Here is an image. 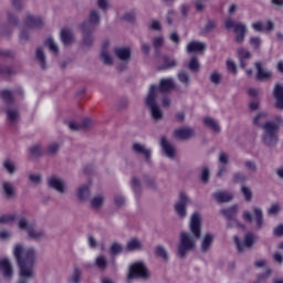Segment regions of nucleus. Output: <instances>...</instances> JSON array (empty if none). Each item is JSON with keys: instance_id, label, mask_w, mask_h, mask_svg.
Masks as SVG:
<instances>
[{"instance_id": "obj_1", "label": "nucleus", "mask_w": 283, "mask_h": 283, "mask_svg": "<svg viewBox=\"0 0 283 283\" xmlns=\"http://www.w3.org/2000/svg\"><path fill=\"white\" fill-rule=\"evenodd\" d=\"M13 255L20 271L18 283H29L30 280H34V266L39 260V252L32 247L25 248L23 244L17 243L13 247Z\"/></svg>"}, {"instance_id": "obj_2", "label": "nucleus", "mask_w": 283, "mask_h": 283, "mask_svg": "<svg viewBox=\"0 0 283 283\" xmlns=\"http://www.w3.org/2000/svg\"><path fill=\"white\" fill-rule=\"evenodd\" d=\"M202 224V217L200 213L195 212L190 218V231L181 232L179 234V243H178V255L181 258H187L188 253L196 250V240L200 238V229Z\"/></svg>"}, {"instance_id": "obj_3", "label": "nucleus", "mask_w": 283, "mask_h": 283, "mask_svg": "<svg viewBox=\"0 0 283 283\" xmlns=\"http://www.w3.org/2000/svg\"><path fill=\"white\" fill-rule=\"evenodd\" d=\"M174 87H176V84L174 83V78L171 77L161 78L159 87L157 85H150L148 95L146 97V105L147 107H149L154 120H163V111L160 109V106H158V104L156 103L158 94H160V92L163 94L171 92Z\"/></svg>"}, {"instance_id": "obj_4", "label": "nucleus", "mask_w": 283, "mask_h": 283, "mask_svg": "<svg viewBox=\"0 0 283 283\" xmlns=\"http://www.w3.org/2000/svg\"><path fill=\"white\" fill-rule=\"evenodd\" d=\"M283 125L282 116L275 117V122H266L263 124V136L262 140L268 147H275L277 145V132Z\"/></svg>"}, {"instance_id": "obj_5", "label": "nucleus", "mask_w": 283, "mask_h": 283, "mask_svg": "<svg viewBox=\"0 0 283 283\" xmlns=\"http://www.w3.org/2000/svg\"><path fill=\"white\" fill-rule=\"evenodd\" d=\"M242 219L244 222H253L254 220L258 230L264 228V211L258 206L252 207V213L249 210H244Z\"/></svg>"}, {"instance_id": "obj_6", "label": "nucleus", "mask_w": 283, "mask_h": 283, "mask_svg": "<svg viewBox=\"0 0 283 283\" xmlns=\"http://www.w3.org/2000/svg\"><path fill=\"white\" fill-rule=\"evenodd\" d=\"M149 270L143 262H135L129 266L127 280H149Z\"/></svg>"}, {"instance_id": "obj_7", "label": "nucleus", "mask_w": 283, "mask_h": 283, "mask_svg": "<svg viewBox=\"0 0 283 283\" xmlns=\"http://www.w3.org/2000/svg\"><path fill=\"white\" fill-rule=\"evenodd\" d=\"M224 28L227 30L233 29V32L237 34L235 35L237 43H242L244 41V38L247 36V24L228 19L224 22Z\"/></svg>"}, {"instance_id": "obj_8", "label": "nucleus", "mask_w": 283, "mask_h": 283, "mask_svg": "<svg viewBox=\"0 0 283 283\" xmlns=\"http://www.w3.org/2000/svg\"><path fill=\"white\" fill-rule=\"evenodd\" d=\"M221 213L222 216H224V218H227V220H229V227H240L241 229H244V224L240 223L239 220L235 219V217L238 216V205H234L227 209H222Z\"/></svg>"}, {"instance_id": "obj_9", "label": "nucleus", "mask_w": 283, "mask_h": 283, "mask_svg": "<svg viewBox=\"0 0 283 283\" xmlns=\"http://www.w3.org/2000/svg\"><path fill=\"white\" fill-rule=\"evenodd\" d=\"M191 205V199L185 192H180L179 200L175 205V211L179 218H187V207Z\"/></svg>"}, {"instance_id": "obj_10", "label": "nucleus", "mask_w": 283, "mask_h": 283, "mask_svg": "<svg viewBox=\"0 0 283 283\" xmlns=\"http://www.w3.org/2000/svg\"><path fill=\"white\" fill-rule=\"evenodd\" d=\"M255 240H256L255 234L251 232L245 234L244 242H240V239H238V237H234L237 249L240 252L245 251L247 249H251V247L255 244Z\"/></svg>"}, {"instance_id": "obj_11", "label": "nucleus", "mask_w": 283, "mask_h": 283, "mask_svg": "<svg viewBox=\"0 0 283 283\" xmlns=\"http://www.w3.org/2000/svg\"><path fill=\"white\" fill-rule=\"evenodd\" d=\"M49 187H51V189H54L55 191H57V193H66L67 192V185L65 184V180H63V178L61 177H50L49 178Z\"/></svg>"}, {"instance_id": "obj_12", "label": "nucleus", "mask_w": 283, "mask_h": 283, "mask_svg": "<svg viewBox=\"0 0 283 283\" xmlns=\"http://www.w3.org/2000/svg\"><path fill=\"white\" fill-rule=\"evenodd\" d=\"M98 23H101V15L94 10L91 11L88 22L82 24V32H87L88 30L94 32L95 25H98Z\"/></svg>"}, {"instance_id": "obj_13", "label": "nucleus", "mask_w": 283, "mask_h": 283, "mask_svg": "<svg viewBox=\"0 0 283 283\" xmlns=\"http://www.w3.org/2000/svg\"><path fill=\"white\" fill-rule=\"evenodd\" d=\"M174 136L178 140H189L190 138H193V136H196V132L191 127H181L175 129Z\"/></svg>"}, {"instance_id": "obj_14", "label": "nucleus", "mask_w": 283, "mask_h": 283, "mask_svg": "<svg viewBox=\"0 0 283 283\" xmlns=\"http://www.w3.org/2000/svg\"><path fill=\"white\" fill-rule=\"evenodd\" d=\"M0 271L6 280H12L14 271L12 270V263L9 259H0Z\"/></svg>"}, {"instance_id": "obj_15", "label": "nucleus", "mask_w": 283, "mask_h": 283, "mask_svg": "<svg viewBox=\"0 0 283 283\" xmlns=\"http://www.w3.org/2000/svg\"><path fill=\"white\" fill-rule=\"evenodd\" d=\"M160 146L163 148L164 154L167 158L174 159L176 158V146L171 144L167 138L163 137L160 142Z\"/></svg>"}, {"instance_id": "obj_16", "label": "nucleus", "mask_w": 283, "mask_h": 283, "mask_svg": "<svg viewBox=\"0 0 283 283\" xmlns=\"http://www.w3.org/2000/svg\"><path fill=\"white\" fill-rule=\"evenodd\" d=\"M28 237L30 240H34V242H41V240H45V238H48V233L45 230L38 228L35 223L31 231L28 233Z\"/></svg>"}, {"instance_id": "obj_17", "label": "nucleus", "mask_w": 283, "mask_h": 283, "mask_svg": "<svg viewBox=\"0 0 283 283\" xmlns=\"http://www.w3.org/2000/svg\"><path fill=\"white\" fill-rule=\"evenodd\" d=\"M2 193H4V198L7 200H12L17 198V189L14 185L10 181H2Z\"/></svg>"}, {"instance_id": "obj_18", "label": "nucleus", "mask_w": 283, "mask_h": 283, "mask_svg": "<svg viewBox=\"0 0 283 283\" xmlns=\"http://www.w3.org/2000/svg\"><path fill=\"white\" fill-rule=\"evenodd\" d=\"M76 197L81 202H87L90 198H92V190L90 189V185H82L77 188Z\"/></svg>"}, {"instance_id": "obj_19", "label": "nucleus", "mask_w": 283, "mask_h": 283, "mask_svg": "<svg viewBox=\"0 0 283 283\" xmlns=\"http://www.w3.org/2000/svg\"><path fill=\"white\" fill-rule=\"evenodd\" d=\"M255 67L258 72L256 78H259V81H269V78L273 76V73H271V71L264 67V65L261 62H256Z\"/></svg>"}, {"instance_id": "obj_20", "label": "nucleus", "mask_w": 283, "mask_h": 283, "mask_svg": "<svg viewBox=\"0 0 283 283\" xmlns=\"http://www.w3.org/2000/svg\"><path fill=\"white\" fill-rule=\"evenodd\" d=\"M115 56L124 63H129V60L132 59V50H129V48H116Z\"/></svg>"}, {"instance_id": "obj_21", "label": "nucleus", "mask_w": 283, "mask_h": 283, "mask_svg": "<svg viewBox=\"0 0 283 283\" xmlns=\"http://www.w3.org/2000/svg\"><path fill=\"white\" fill-rule=\"evenodd\" d=\"M18 229L20 231H24V233H27V235L30 233V231H32V228L34 227V222H31L30 220H28L25 217H21L18 218Z\"/></svg>"}, {"instance_id": "obj_22", "label": "nucleus", "mask_w": 283, "mask_h": 283, "mask_svg": "<svg viewBox=\"0 0 283 283\" xmlns=\"http://www.w3.org/2000/svg\"><path fill=\"white\" fill-rule=\"evenodd\" d=\"M252 28L254 32H271L275 28V24H273V21L269 20L266 27H264L263 22L258 21L252 23Z\"/></svg>"}, {"instance_id": "obj_23", "label": "nucleus", "mask_w": 283, "mask_h": 283, "mask_svg": "<svg viewBox=\"0 0 283 283\" xmlns=\"http://www.w3.org/2000/svg\"><path fill=\"white\" fill-rule=\"evenodd\" d=\"M91 209L94 211H99V209H103V206L105 205V196L103 195H95L90 200Z\"/></svg>"}, {"instance_id": "obj_24", "label": "nucleus", "mask_w": 283, "mask_h": 283, "mask_svg": "<svg viewBox=\"0 0 283 283\" xmlns=\"http://www.w3.org/2000/svg\"><path fill=\"white\" fill-rule=\"evenodd\" d=\"M205 50H207V44H205V42L192 41L187 45V52L189 54L205 52Z\"/></svg>"}, {"instance_id": "obj_25", "label": "nucleus", "mask_w": 283, "mask_h": 283, "mask_svg": "<svg viewBox=\"0 0 283 283\" xmlns=\"http://www.w3.org/2000/svg\"><path fill=\"white\" fill-rule=\"evenodd\" d=\"M6 114H7L8 122L11 125H14V123H19L21 118V116L19 115V111L13 106H9L6 111Z\"/></svg>"}, {"instance_id": "obj_26", "label": "nucleus", "mask_w": 283, "mask_h": 283, "mask_svg": "<svg viewBox=\"0 0 283 283\" xmlns=\"http://www.w3.org/2000/svg\"><path fill=\"white\" fill-rule=\"evenodd\" d=\"M133 150L135 154H142V156H145L146 160H149L151 158V150L148 149L145 145L135 143L133 144Z\"/></svg>"}, {"instance_id": "obj_27", "label": "nucleus", "mask_w": 283, "mask_h": 283, "mask_svg": "<svg viewBox=\"0 0 283 283\" xmlns=\"http://www.w3.org/2000/svg\"><path fill=\"white\" fill-rule=\"evenodd\" d=\"M126 251H129V252L143 251V241L137 238H133L128 240L126 244Z\"/></svg>"}, {"instance_id": "obj_28", "label": "nucleus", "mask_w": 283, "mask_h": 283, "mask_svg": "<svg viewBox=\"0 0 283 283\" xmlns=\"http://www.w3.org/2000/svg\"><path fill=\"white\" fill-rule=\"evenodd\" d=\"M25 24L28 28H43V25H45V21L34 15H28L25 19Z\"/></svg>"}, {"instance_id": "obj_29", "label": "nucleus", "mask_w": 283, "mask_h": 283, "mask_svg": "<svg viewBox=\"0 0 283 283\" xmlns=\"http://www.w3.org/2000/svg\"><path fill=\"white\" fill-rule=\"evenodd\" d=\"M213 199L217 201V202H231V200H233V195H231L230 192H227V191H218V192H214L212 195Z\"/></svg>"}, {"instance_id": "obj_30", "label": "nucleus", "mask_w": 283, "mask_h": 283, "mask_svg": "<svg viewBox=\"0 0 283 283\" xmlns=\"http://www.w3.org/2000/svg\"><path fill=\"white\" fill-rule=\"evenodd\" d=\"M61 41L64 45H72L74 42V33L70 29H62Z\"/></svg>"}, {"instance_id": "obj_31", "label": "nucleus", "mask_w": 283, "mask_h": 283, "mask_svg": "<svg viewBox=\"0 0 283 283\" xmlns=\"http://www.w3.org/2000/svg\"><path fill=\"white\" fill-rule=\"evenodd\" d=\"M274 98H276L275 107L283 109V85L277 84L274 88Z\"/></svg>"}, {"instance_id": "obj_32", "label": "nucleus", "mask_w": 283, "mask_h": 283, "mask_svg": "<svg viewBox=\"0 0 283 283\" xmlns=\"http://www.w3.org/2000/svg\"><path fill=\"white\" fill-rule=\"evenodd\" d=\"M203 125H206V127H209V129H212L214 134H220L221 132L220 124L212 117H205Z\"/></svg>"}, {"instance_id": "obj_33", "label": "nucleus", "mask_w": 283, "mask_h": 283, "mask_svg": "<svg viewBox=\"0 0 283 283\" xmlns=\"http://www.w3.org/2000/svg\"><path fill=\"white\" fill-rule=\"evenodd\" d=\"M211 244H213V235L208 233L203 237L201 241V251L202 253H207L211 249Z\"/></svg>"}, {"instance_id": "obj_34", "label": "nucleus", "mask_w": 283, "mask_h": 283, "mask_svg": "<svg viewBox=\"0 0 283 283\" xmlns=\"http://www.w3.org/2000/svg\"><path fill=\"white\" fill-rule=\"evenodd\" d=\"M35 59L38 63L41 65L42 70H45L48 67L45 63V51H43V49L41 48L36 49Z\"/></svg>"}, {"instance_id": "obj_35", "label": "nucleus", "mask_w": 283, "mask_h": 283, "mask_svg": "<svg viewBox=\"0 0 283 283\" xmlns=\"http://www.w3.org/2000/svg\"><path fill=\"white\" fill-rule=\"evenodd\" d=\"M238 56L241 61V67H247V63H244L247 60L251 59V52H249L247 49H239L238 50Z\"/></svg>"}, {"instance_id": "obj_36", "label": "nucleus", "mask_w": 283, "mask_h": 283, "mask_svg": "<svg viewBox=\"0 0 283 283\" xmlns=\"http://www.w3.org/2000/svg\"><path fill=\"white\" fill-rule=\"evenodd\" d=\"M177 76L178 81H180L185 87H189V85H191V77L189 76V73L180 71Z\"/></svg>"}, {"instance_id": "obj_37", "label": "nucleus", "mask_w": 283, "mask_h": 283, "mask_svg": "<svg viewBox=\"0 0 283 283\" xmlns=\"http://www.w3.org/2000/svg\"><path fill=\"white\" fill-rule=\"evenodd\" d=\"M2 165L8 174H17V164H14V161L7 159Z\"/></svg>"}, {"instance_id": "obj_38", "label": "nucleus", "mask_w": 283, "mask_h": 283, "mask_svg": "<svg viewBox=\"0 0 283 283\" xmlns=\"http://www.w3.org/2000/svg\"><path fill=\"white\" fill-rule=\"evenodd\" d=\"M18 220H19V217L17 214H7L0 218V223L12 224V222H18Z\"/></svg>"}, {"instance_id": "obj_39", "label": "nucleus", "mask_w": 283, "mask_h": 283, "mask_svg": "<svg viewBox=\"0 0 283 283\" xmlns=\"http://www.w3.org/2000/svg\"><path fill=\"white\" fill-rule=\"evenodd\" d=\"M45 45H46V48H49L50 52H53V54H59V45L56 44L54 39L49 38L45 41Z\"/></svg>"}, {"instance_id": "obj_40", "label": "nucleus", "mask_w": 283, "mask_h": 283, "mask_svg": "<svg viewBox=\"0 0 283 283\" xmlns=\"http://www.w3.org/2000/svg\"><path fill=\"white\" fill-rule=\"evenodd\" d=\"M188 69L191 72H200V61H198V57H191L188 63Z\"/></svg>"}, {"instance_id": "obj_41", "label": "nucleus", "mask_w": 283, "mask_h": 283, "mask_svg": "<svg viewBox=\"0 0 283 283\" xmlns=\"http://www.w3.org/2000/svg\"><path fill=\"white\" fill-rule=\"evenodd\" d=\"M241 193L244 196L245 202H251V200H253V192L248 186L241 187Z\"/></svg>"}, {"instance_id": "obj_42", "label": "nucleus", "mask_w": 283, "mask_h": 283, "mask_svg": "<svg viewBox=\"0 0 283 283\" xmlns=\"http://www.w3.org/2000/svg\"><path fill=\"white\" fill-rule=\"evenodd\" d=\"M96 266L101 269V271H105L107 269V258L104 255H99L95 260Z\"/></svg>"}, {"instance_id": "obj_43", "label": "nucleus", "mask_w": 283, "mask_h": 283, "mask_svg": "<svg viewBox=\"0 0 283 283\" xmlns=\"http://www.w3.org/2000/svg\"><path fill=\"white\" fill-rule=\"evenodd\" d=\"M156 255H158L159 258H161V260H169V253L167 252V249H165V247L163 245H158L156 248Z\"/></svg>"}, {"instance_id": "obj_44", "label": "nucleus", "mask_w": 283, "mask_h": 283, "mask_svg": "<svg viewBox=\"0 0 283 283\" xmlns=\"http://www.w3.org/2000/svg\"><path fill=\"white\" fill-rule=\"evenodd\" d=\"M164 63L165 65L161 67V70H170V67H176V65H178L176 60L167 56L164 57Z\"/></svg>"}, {"instance_id": "obj_45", "label": "nucleus", "mask_w": 283, "mask_h": 283, "mask_svg": "<svg viewBox=\"0 0 283 283\" xmlns=\"http://www.w3.org/2000/svg\"><path fill=\"white\" fill-rule=\"evenodd\" d=\"M123 253V245L118 242H115L111 245V254L112 255H120Z\"/></svg>"}, {"instance_id": "obj_46", "label": "nucleus", "mask_w": 283, "mask_h": 283, "mask_svg": "<svg viewBox=\"0 0 283 283\" xmlns=\"http://www.w3.org/2000/svg\"><path fill=\"white\" fill-rule=\"evenodd\" d=\"M92 32L90 29L87 30V32L83 31V42L85 45H92V43H94V38L92 36Z\"/></svg>"}, {"instance_id": "obj_47", "label": "nucleus", "mask_w": 283, "mask_h": 283, "mask_svg": "<svg viewBox=\"0 0 283 283\" xmlns=\"http://www.w3.org/2000/svg\"><path fill=\"white\" fill-rule=\"evenodd\" d=\"M268 116H269V114H266V113H260L253 119L254 125H258V126L264 125V122L266 120Z\"/></svg>"}, {"instance_id": "obj_48", "label": "nucleus", "mask_w": 283, "mask_h": 283, "mask_svg": "<svg viewBox=\"0 0 283 283\" xmlns=\"http://www.w3.org/2000/svg\"><path fill=\"white\" fill-rule=\"evenodd\" d=\"M0 98L4 103H10L12 101V92L8 90L0 91Z\"/></svg>"}, {"instance_id": "obj_49", "label": "nucleus", "mask_w": 283, "mask_h": 283, "mask_svg": "<svg viewBox=\"0 0 283 283\" xmlns=\"http://www.w3.org/2000/svg\"><path fill=\"white\" fill-rule=\"evenodd\" d=\"M82 275H83V272L81 270H78V268H75L73 271V274L71 276V281L73 283H81Z\"/></svg>"}, {"instance_id": "obj_50", "label": "nucleus", "mask_w": 283, "mask_h": 283, "mask_svg": "<svg viewBox=\"0 0 283 283\" xmlns=\"http://www.w3.org/2000/svg\"><path fill=\"white\" fill-rule=\"evenodd\" d=\"M101 60L103 61V63H105V65H112V63H114V61L112 60V55L107 51L102 52Z\"/></svg>"}, {"instance_id": "obj_51", "label": "nucleus", "mask_w": 283, "mask_h": 283, "mask_svg": "<svg viewBox=\"0 0 283 283\" xmlns=\"http://www.w3.org/2000/svg\"><path fill=\"white\" fill-rule=\"evenodd\" d=\"M29 180L32 182V185H41L43 178L39 174H31L29 175Z\"/></svg>"}, {"instance_id": "obj_52", "label": "nucleus", "mask_w": 283, "mask_h": 283, "mask_svg": "<svg viewBox=\"0 0 283 283\" xmlns=\"http://www.w3.org/2000/svg\"><path fill=\"white\" fill-rule=\"evenodd\" d=\"M280 213V203H273L268 209V216H277Z\"/></svg>"}, {"instance_id": "obj_53", "label": "nucleus", "mask_w": 283, "mask_h": 283, "mask_svg": "<svg viewBox=\"0 0 283 283\" xmlns=\"http://www.w3.org/2000/svg\"><path fill=\"white\" fill-rule=\"evenodd\" d=\"M250 45L254 49V50H259L260 45H262V40L258 36H252L250 39Z\"/></svg>"}, {"instance_id": "obj_54", "label": "nucleus", "mask_w": 283, "mask_h": 283, "mask_svg": "<svg viewBox=\"0 0 283 283\" xmlns=\"http://www.w3.org/2000/svg\"><path fill=\"white\" fill-rule=\"evenodd\" d=\"M210 81H211V83H214V85H218L220 83V81H222V75H220V73H218V72H213L210 75Z\"/></svg>"}, {"instance_id": "obj_55", "label": "nucleus", "mask_w": 283, "mask_h": 283, "mask_svg": "<svg viewBox=\"0 0 283 283\" xmlns=\"http://www.w3.org/2000/svg\"><path fill=\"white\" fill-rule=\"evenodd\" d=\"M219 163V165H229V155H227V153H220Z\"/></svg>"}, {"instance_id": "obj_56", "label": "nucleus", "mask_w": 283, "mask_h": 283, "mask_svg": "<svg viewBox=\"0 0 283 283\" xmlns=\"http://www.w3.org/2000/svg\"><path fill=\"white\" fill-rule=\"evenodd\" d=\"M94 123L90 118H85L82 122V125H80L81 129H90V127H93Z\"/></svg>"}, {"instance_id": "obj_57", "label": "nucleus", "mask_w": 283, "mask_h": 283, "mask_svg": "<svg viewBox=\"0 0 283 283\" xmlns=\"http://www.w3.org/2000/svg\"><path fill=\"white\" fill-rule=\"evenodd\" d=\"M233 180H234V182H245L247 176H244V174H242V172H237L233 176Z\"/></svg>"}, {"instance_id": "obj_58", "label": "nucleus", "mask_w": 283, "mask_h": 283, "mask_svg": "<svg viewBox=\"0 0 283 283\" xmlns=\"http://www.w3.org/2000/svg\"><path fill=\"white\" fill-rule=\"evenodd\" d=\"M60 148L61 147L59 146V144H51L49 145L48 153L51 154V156H54V154H56Z\"/></svg>"}, {"instance_id": "obj_59", "label": "nucleus", "mask_w": 283, "mask_h": 283, "mask_svg": "<svg viewBox=\"0 0 283 283\" xmlns=\"http://www.w3.org/2000/svg\"><path fill=\"white\" fill-rule=\"evenodd\" d=\"M244 167L249 170V171H258V166H255V163L248 160L244 163Z\"/></svg>"}, {"instance_id": "obj_60", "label": "nucleus", "mask_w": 283, "mask_h": 283, "mask_svg": "<svg viewBox=\"0 0 283 283\" xmlns=\"http://www.w3.org/2000/svg\"><path fill=\"white\" fill-rule=\"evenodd\" d=\"M227 69L229 70V72H232V74H235L237 72L235 62L233 60H228Z\"/></svg>"}, {"instance_id": "obj_61", "label": "nucleus", "mask_w": 283, "mask_h": 283, "mask_svg": "<svg viewBox=\"0 0 283 283\" xmlns=\"http://www.w3.org/2000/svg\"><path fill=\"white\" fill-rule=\"evenodd\" d=\"M212 30H216V23L213 21H208L203 28V32H212Z\"/></svg>"}, {"instance_id": "obj_62", "label": "nucleus", "mask_w": 283, "mask_h": 283, "mask_svg": "<svg viewBox=\"0 0 283 283\" xmlns=\"http://www.w3.org/2000/svg\"><path fill=\"white\" fill-rule=\"evenodd\" d=\"M132 187L134 191H140V180L138 178H133L132 179Z\"/></svg>"}, {"instance_id": "obj_63", "label": "nucleus", "mask_w": 283, "mask_h": 283, "mask_svg": "<svg viewBox=\"0 0 283 283\" xmlns=\"http://www.w3.org/2000/svg\"><path fill=\"white\" fill-rule=\"evenodd\" d=\"M115 205L116 207H123V205H125V197L117 195L115 197Z\"/></svg>"}, {"instance_id": "obj_64", "label": "nucleus", "mask_w": 283, "mask_h": 283, "mask_svg": "<svg viewBox=\"0 0 283 283\" xmlns=\"http://www.w3.org/2000/svg\"><path fill=\"white\" fill-rule=\"evenodd\" d=\"M274 235H277L279 238H282V235H283V224H280L274 229Z\"/></svg>"}]
</instances>
